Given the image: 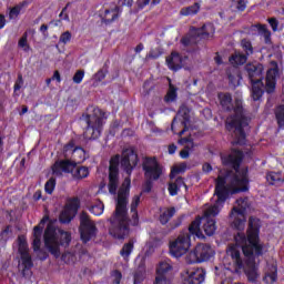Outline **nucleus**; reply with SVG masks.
<instances>
[{
    "mask_svg": "<svg viewBox=\"0 0 284 284\" xmlns=\"http://www.w3.org/2000/svg\"><path fill=\"white\" fill-rule=\"evenodd\" d=\"M223 165L233 168L232 171H220L215 185L216 201L214 204L205 205L203 209V216L194 220L189 232L196 239H205L201 231V223L203 224L204 234L206 236H213L216 232V222L214 216H219L225 201L232 196V194H239V192H247L250 190V176L247 175V168H241L243 161V152L233 148L229 155H222Z\"/></svg>",
    "mask_w": 284,
    "mask_h": 284,
    "instance_id": "f257e3e1",
    "label": "nucleus"
},
{
    "mask_svg": "<svg viewBox=\"0 0 284 284\" xmlns=\"http://www.w3.org/2000/svg\"><path fill=\"white\" fill-rule=\"evenodd\" d=\"M139 163V155L134 152V149L129 148L122 152L120 165L122 170L128 174L122 183L116 199L115 213L109 220L111 226L109 227V234L118 241H123L128 234H130V225H139V212L136 207L141 204V194L134 195L131 199V214L132 220H128V196H130V174L132 170L136 168Z\"/></svg>",
    "mask_w": 284,
    "mask_h": 284,
    "instance_id": "f03ea898",
    "label": "nucleus"
},
{
    "mask_svg": "<svg viewBox=\"0 0 284 284\" xmlns=\"http://www.w3.org/2000/svg\"><path fill=\"white\" fill-rule=\"evenodd\" d=\"M219 99L223 110L233 112L226 119V130L233 132V145H245V131L250 129V119L243 110V100L237 98L233 104L230 93H220Z\"/></svg>",
    "mask_w": 284,
    "mask_h": 284,
    "instance_id": "7ed1b4c3",
    "label": "nucleus"
},
{
    "mask_svg": "<svg viewBox=\"0 0 284 284\" xmlns=\"http://www.w3.org/2000/svg\"><path fill=\"white\" fill-rule=\"evenodd\" d=\"M245 70L248 74V79L252 83V99L253 101H261L263 92L272 94L276 90V79H278V64L271 62L270 68L266 72L265 84L262 80L263 64L254 62L247 64Z\"/></svg>",
    "mask_w": 284,
    "mask_h": 284,
    "instance_id": "20e7f679",
    "label": "nucleus"
},
{
    "mask_svg": "<svg viewBox=\"0 0 284 284\" xmlns=\"http://www.w3.org/2000/svg\"><path fill=\"white\" fill-rule=\"evenodd\" d=\"M67 160L57 161L52 166V173L61 176L63 173L74 172L78 163H83L87 159L83 148H74V142H70L63 149Z\"/></svg>",
    "mask_w": 284,
    "mask_h": 284,
    "instance_id": "39448f33",
    "label": "nucleus"
},
{
    "mask_svg": "<svg viewBox=\"0 0 284 284\" xmlns=\"http://www.w3.org/2000/svg\"><path fill=\"white\" fill-rule=\"evenodd\" d=\"M72 241L70 233L54 227L52 223H49L44 232V245L49 252L59 258L61 251L59 250L60 245L68 247Z\"/></svg>",
    "mask_w": 284,
    "mask_h": 284,
    "instance_id": "423d86ee",
    "label": "nucleus"
},
{
    "mask_svg": "<svg viewBox=\"0 0 284 284\" xmlns=\"http://www.w3.org/2000/svg\"><path fill=\"white\" fill-rule=\"evenodd\" d=\"M250 199L241 197L236 200L231 211L230 219L233 227L239 232H243V230H245V223H247V210H250Z\"/></svg>",
    "mask_w": 284,
    "mask_h": 284,
    "instance_id": "0eeeda50",
    "label": "nucleus"
},
{
    "mask_svg": "<svg viewBox=\"0 0 284 284\" xmlns=\"http://www.w3.org/2000/svg\"><path fill=\"white\" fill-rule=\"evenodd\" d=\"M105 119V113L99 108L93 109V113L89 114L85 119L88 124L84 131V138L89 140H97L101 136L103 130V120Z\"/></svg>",
    "mask_w": 284,
    "mask_h": 284,
    "instance_id": "6e6552de",
    "label": "nucleus"
},
{
    "mask_svg": "<svg viewBox=\"0 0 284 284\" xmlns=\"http://www.w3.org/2000/svg\"><path fill=\"white\" fill-rule=\"evenodd\" d=\"M190 247H192V241L190 234L182 233L175 240H172L169 244V252L173 258H181L185 254H190Z\"/></svg>",
    "mask_w": 284,
    "mask_h": 284,
    "instance_id": "1a4fd4ad",
    "label": "nucleus"
},
{
    "mask_svg": "<svg viewBox=\"0 0 284 284\" xmlns=\"http://www.w3.org/2000/svg\"><path fill=\"white\" fill-rule=\"evenodd\" d=\"M18 252L20 254L19 270L23 276L30 272L32 267V256H30V248H28V240L26 236L20 235L16 243Z\"/></svg>",
    "mask_w": 284,
    "mask_h": 284,
    "instance_id": "9d476101",
    "label": "nucleus"
},
{
    "mask_svg": "<svg viewBox=\"0 0 284 284\" xmlns=\"http://www.w3.org/2000/svg\"><path fill=\"white\" fill-rule=\"evenodd\" d=\"M214 256V250L207 244H197L195 248L185 255V263L192 265L194 263H205Z\"/></svg>",
    "mask_w": 284,
    "mask_h": 284,
    "instance_id": "9b49d317",
    "label": "nucleus"
},
{
    "mask_svg": "<svg viewBox=\"0 0 284 284\" xmlns=\"http://www.w3.org/2000/svg\"><path fill=\"white\" fill-rule=\"evenodd\" d=\"M214 24L206 23L201 29L192 28L190 33L182 39L183 45H192V43H196L199 39H209L214 34Z\"/></svg>",
    "mask_w": 284,
    "mask_h": 284,
    "instance_id": "f8f14e48",
    "label": "nucleus"
},
{
    "mask_svg": "<svg viewBox=\"0 0 284 284\" xmlns=\"http://www.w3.org/2000/svg\"><path fill=\"white\" fill-rule=\"evenodd\" d=\"M205 270L196 267H184L180 273L181 284L205 283Z\"/></svg>",
    "mask_w": 284,
    "mask_h": 284,
    "instance_id": "ddd939ff",
    "label": "nucleus"
},
{
    "mask_svg": "<svg viewBox=\"0 0 284 284\" xmlns=\"http://www.w3.org/2000/svg\"><path fill=\"white\" fill-rule=\"evenodd\" d=\"M97 224L90 220V215L87 213H81L80 215V236L83 243L92 241L97 236Z\"/></svg>",
    "mask_w": 284,
    "mask_h": 284,
    "instance_id": "4468645a",
    "label": "nucleus"
},
{
    "mask_svg": "<svg viewBox=\"0 0 284 284\" xmlns=\"http://www.w3.org/2000/svg\"><path fill=\"white\" fill-rule=\"evenodd\" d=\"M187 123H190V109L181 106L178 115L172 122L171 130L174 134L183 136L187 131Z\"/></svg>",
    "mask_w": 284,
    "mask_h": 284,
    "instance_id": "2eb2a0df",
    "label": "nucleus"
},
{
    "mask_svg": "<svg viewBox=\"0 0 284 284\" xmlns=\"http://www.w3.org/2000/svg\"><path fill=\"white\" fill-rule=\"evenodd\" d=\"M142 169L146 181H159L163 169L155 158H145L142 163Z\"/></svg>",
    "mask_w": 284,
    "mask_h": 284,
    "instance_id": "dca6fc26",
    "label": "nucleus"
},
{
    "mask_svg": "<svg viewBox=\"0 0 284 284\" xmlns=\"http://www.w3.org/2000/svg\"><path fill=\"white\" fill-rule=\"evenodd\" d=\"M119 163H121L119 155H114L110 161L108 185L110 194H116V190H119Z\"/></svg>",
    "mask_w": 284,
    "mask_h": 284,
    "instance_id": "f3484780",
    "label": "nucleus"
},
{
    "mask_svg": "<svg viewBox=\"0 0 284 284\" xmlns=\"http://www.w3.org/2000/svg\"><path fill=\"white\" fill-rule=\"evenodd\" d=\"M79 211V199H71L67 202L64 209L60 213V222L70 223L74 216H77V212Z\"/></svg>",
    "mask_w": 284,
    "mask_h": 284,
    "instance_id": "a211bd4d",
    "label": "nucleus"
},
{
    "mask_svg": "<svg viewBox=\"0 0 284 284\" xmlns=\"http://www.w3.org/2000/svg\"><path fill=\"white\" fill-rule=\"evenodd\" d=\"M49 217L44 216L39 225L33 229V252H40L41 254V236H43V227H45V223H48Z\"/></svg>",
    "mask_w": 284,
    "mask_h": 284,
    "instance_id": "6ab92c4d",
    "label": "nucleus"
},
{
    "mask_svg": "<svg viewBox=\"0 0 284 284\" xmlns=\"http://www.w3.org/2000/svg\"><path fill=\"white\" fill-rule=\"evenodd\" d=\"M265 284H275L278 281V265L275 260L267 264L266 273L263 277Z\"/></svg>",
    "mask_w": 284,
    "mask_h": 284,
    "instance_id": "aec40b11",
    "label": "nucleus"
},
{
    "mask_svg": "<svg viewBox=\"0 0 284 284\" xmlns=\"http://www.w3.org/2000/svg\"><path fill=\"white\" fill-rule=\"evenodd\" d=\"M119 14H121V8L118 6L112 7L111 9H102L100 11V17L102 19V23H112L113 21H116L119 19Z\"/></svg>",
    "mask_w": 284,
    "mask_h": 284,
    "instance_id": "412c9836",
    "label": "nucleus"
},
{
    "mask_svg": "<svg viewBox=\"0 0 284 284\" xmlns=\"http://www.w3.org/2000/svg\"><path fill=\"white\" fill-rule=\"evenodd\" d=\"M186 58H181V55L176 52L171 53L169 58H166V65L170 70H181V68H185Z\"/></svg>",
    "mask_w": 284,
    "mask_h": 284,
    "instance_id": "4be33fe9",
    "label": "nucleus"
},
{
    "mask_svg": "<svg viewBox=\"0 0 284 284\" xmlns=\"http://www.w3.org/2000/svg\"><path fill=\"white\" fill-rule=\"evenodd\" d=\"M135 263H140L138 270L133 275V284H141L145 281V261L143 258H136Z\"/></svg>",
    "mask_w": 284,
    "mask_h": 284,
    "instance_id": "5701e85b",
    "label": "nucleus"
},
{
    "mask_svg": "<svg viewBox=\"0 0 284 284\" xmlns=\"http://www.w3.org/2000/svg\"><path fill=\"white\" fill-rule=\"evenodd\" d=\"M26 8H28V1H22L16 4L13 8L9 9V19L17 20L19 14L26 12Z\"/></svg>",
    "mask_w": 284,
    "mask_h": 284,
    "instance_id": "b1692460",
    "label": "nucleus"
},
{
    "mask_svg": "<svg viewBox=\"0 0 284 284\" xmlns=\"http://www.w3.org/2000/svg\"><path fill=\"white\" fill-rule=\"evenodd\" d=\"M181 187H185V190H187V186L185 185L183 178H178L175 180V182H171L169 184V192H170L171 196H176V194H179V190Z\"/></svg>",
    "mask_w": 284,
    "mask_h": 284,
    "instance_id": "393cba45",
    "label": "nucleus"
},
{
    "mask_svg": "<svg viewBox=\"0 0 284 284\" xmlns=\"http://www.w3.org/2000/svg\"><path fill=\"white\" fill-rule=\"evenodd\" d=\"M266 181L270 185H277V183H283V172H268L266 174Z\"/></svg>",
    "mask_w": 284,
    "mask_h": 284,
    "instance_id": "a878e982",
    "label": "nucleus"
},
{
    "mask_svg": "<svg viewBox=\"0 0 284 284\" xmlns=\"http://www.w3.org/2000/svg\"><path fill=\"white\" fill-rule=\"evenodd\" d=\"M200 10H201V4L199 2H195L193 6L182 8L180 11V14L182 17H194V14H199Z\"/></svg>",
    "mask_w": 284,
    "mask_h": 284,
    "instance_id": "bb28decb",
    "label": "nucleus"
},
{
    "mask_svg": "<svg viewBox=\"0 0 284 284\" xmlns=\"http://www.w3.org/2000/svg\"><path fill=\"white\" fill-rule=\"evenodd\" d=\"M171 270L172 264L170 263V260L162 261L156 267V275L168 276V272H171Z\"/></svg>",
    "mask_w": 284,
    "mask_h": 284,
    "instance_id": "cd10ccee",
    "label": "nucleus"
},
{
    "mask_svg": "<svg viewBox=\"0 0 284 284\" xmlns=\"http://www.w3.org/2000/svg\"><path fill=\"white\" fill-rule=\"evenodd\" d=\"M253 30H257V33L264 38L265 43H270L272 33L267 30L266 26L255 24L253 26Z\"/></svg>",
    "mask_w": 284,
    "mask_h": 284,
    "instance_id": "c85d7f7f",
    "label": "nucleus"
},
{
    "mask_svg": "<svg viewBox=\"0 0 284 284\" xmlns=\"http://www.w3.org/2000/svg\"><path fill=\"white\" fill-rule=\"evenodd\" d=\"M174 214H176V210L174 207L162 210L160 215V222L162 223V225H165V223H168L170 219L174 216Z\"/></svg>",
    "mask_w": 284,
    "mask_h": 284,
    "instance_id": "c756f323",
    "label": "nucleus"
},
{
    "mask_svg": "<svg viewBox=\"0 0 284 284\" xmlns=\"http://www.w3.org/2000/svg\"><path fill=\"white\" fill-rule=\"evenodd\" d=\"M229 61L232 63V65H243V63H246L247 61V55L241 52H235V54L232 55Z\"/></svg>",
    "mask_w": 284,
    "mask_h": 284,
    "instance_id": "7c9ffc66",
    "label": "nucleus"
},
{
    "mask_svg": "<svg viewBox=\"0 0 284 284\" xmlns=\"http://www.w3.org/2000/svg\"><path fill=\"white\" fill-rule=\"evenodd\" d=\"M69 174H72L74 179H87V176H90V170L85 166H80L75 169V172H69Z\"/></svg>",
    "mask_w": 284,
    "mask_h": 284,
    "instance_id": "2f4dec72",
    "label": "nucleus"
},
{
    "mask_svg": "<svg viewBox=\"0 0 284 284\" xmlns=\"http://www.w3.org/2000/svg\"><path fill=\"white\" fill-rule=\"evenodd\" d=\"M133 250H134V244L132 242H129L123 245L120 254L124 258V261H128V258L130 257V254H132Z\"/></svg>",
    "mask_w": 284,
    "mask_h": 284,
    "instance_id": "473e14b6",
    "label": "nucleus"
},
{
    "mask_svg": "<svg viewBox=\"0 0 284 284\" xmlns=\"http://www.w3.org/2000/svg\"><path fill=\"white\" fill-rule=\"evenodd\" d=\"M105 210V205H103V202L99 201L95 204H93L90 207L91 214H94V216H101Z\"/></svg>",
    "mask_w": 284,
    "mask_h": 284,
    "instance_id": "72a5a7b5",
    "label": "nucleus"
},
{
    "mask_svg": "<svg viewBox=\"0 0 284 284\" xmlns=\"http://www.w3.org/2000/svg\"><path fill=\"white\" fill-rule=\"evenodd\" d=\"M187 168H190V166H187V163H185V162L173 166L171 170V179H174V176H176V174H181V173L185 172V170H187Z\"/></svg>",
    "mask_w": 284,
    "mask_h": 284,
    "instance_id": "f704fd0d",
    "label": "nucleus"
},
{
    "mask_svg": "<svg viewBox=\"0 0 284 284\" xmlns=\"http://www.w3.org/2000/svg\"><path fill=\"white\" fill-rule=\"evenodd\" d=\"M241 73L239 72V70H235L233 72V74L229 75V81L231 83V85H233V88H236L237 85H241Z\"/></svg>",
    "mask_w": 284,
    "mask_h": 284,
    "instance_id": "c9c22d12",
    "label": "nucleus"
},
{
    "mask_svg": "<svg viewBox=\"0 0 284 284\" xmlns=\"http://www.w3.org/2000/svg\"><path fill=\"white\" fill-rule=\"evenodd\" d=\"M275 116L280 128H284V106L280 105L275 110Z\"/></svg>",
    "mask_w": 284,
    "mask_h": 284,
    "instance_id": "e433bc0d",
    "label": "nucleus"
},
{
    "mask_svg": "<svg viewBox=\"0 0 284 284\" xmlns=\"http://www.w3.org/2000/svg\"><path fill=\"white\" fill-rule=\"evenodd\" d=\"M166 103H172V101H176V88L170 83L169 91L165 97Z\"/></svg>",
    "mask_w": 284,
    "mask_h": 284,
    "instance_id": "4c0bfd02",
    "label": "nucleus"
},
{
    "mask_svg": "<svg viewBox=\"0 0 284 284\" xmlns=\"http://www.w3.org/2000/svg\"><path fill=\"white\" fill-rule=\"evenodd\" d=\"M63 263H67V265H72L77 262V254L67 252L62 255Z\"/></svg>",
    "mask_w": 284,
    "mask_h": 284,
    "instance_id": "58836bf2",
    "label": "nucleus"
},
{
    "mask_svg": "<svg viewBox=\"0 0 284 284\" xmlns=\"http://www.w3.org/2000/svg\"><path fill=\"white\" fill-rule=\"evenodd\" d=\"M180 145H184V149L189 150H194V141L190 138H184L179 140Z\"/></svg>",
    "mask_w": 284,
    "mask_h": 284,
    "instance_id": "ea45409f",
    "label": "nucleus"
},
{
    "mask_svg": "<svg viewBox=\"0 0 284 284\" xmlns=\"http://www.w3.org/2000/svg\"><path fill=\"white\" fill-rule=\"evenodd\" d=\"M54 187H57V180L51 178L44 185L47 194H52L54 192Z\"/></svg>",
    "mask_w": 284,
    "mask_h": 284,
    "instance_id": "a19ab883",
    "label": "nucleus"
},
{
    "mask_svg": "<svg viewBox=\"0 0 284 284\" xmlns=\"http://www.w3.org/2000/svg\"><path fill=\"white\" fill-rule=\"evenodd\" d=\"M10 236H12V230L10 226H7L2 232H0V242L6 243Z\"/></svg>",
    "mask_w": 284,
    "mask_h": 284,
    "instance_id": "79ce46f5",
    "label": "nucleus"
},
{
    "mask_svg": "<svg viewBox=\"0 0 284 284\" xmlns=\"http://www.w3.org/2000/svg\"><path fill=\"white\" fill-rule=\"evenodd\" d=\"M18 44L19 48H22V50H24V52H28V50H30V47L28 45V34L22 36Z\"/></svg>",
    "mask_w": 284,
    "mask_h": 284,
    "instance_id": "37998d69",
    "label": "nucleus"
},
{
    "mask_svg": "<svg viewBox=\"0 0 284 284\" xmlns=\"http://www.w3.org/2000/svg\"><path fill=\"white\" fill-rule=\"evenodd\" d=\"M155 284H172V281L168 278V275H156Z\"/></svg>",
    "mask_w": 284,
    "mask_h": 284,
    "instance_id": "c03bdc74",
    "label": "nucleus"
},
{
    "mask_svg": "<svg viewBox=\"0 0 284 284\" xmlns=\"http://www.w3.org/2000/svg\"><path fill=\"white\" fill-rule=\"evenodd\" d=\"M85 77V72L82 70H79L75 72V74L73 75V83H81V81H83V78Z\"/></svg>",
    "mask_w": 284,
    "mask_h": 284,
    "instance_id": "a18cd8bd",
    "label": "nucleus"
},
{
    "mask_svg": "<svg viewBox=\"0 0 284 284\" xmlns=\"http://www.w3.org/2000/svg\"><path fill=\"white\" fill-rule=\"evenodd\" d=\"M111 278H112L114 284H120L121 278H123V275L119 271H113L112 274H111Z\"/></svg>",
    "mask_w": 284,
    "mask_h": 284,
    "instance_id": "49530a36",
    "label": "nucleus"
},
{
    "mask_svg": "<svg viewBox=\"0 0 284 284\" xmlns=\"http://www.w3.org/2000/svg\"><path fill=\"white\" fill-rule=\"evenodd\" d=\"M242 48L245 50L246 54H252L253 49H252V42L247 40H242Z\"/></svg>",
    "mask_w": 284,
    "mask_h": 284,
    "instance_id": "de8ad7c7",
    "label": "nucleus"
},
{
    "mask_svg": "<svg viewBox=\"0 0 284 284\" xmlns=\"http://www.w3.org/2000/svg\"><path fill=\"white\" fill-rule=\"evenodd\" d=\"M72 39V33H70L69 31L62 33L60 36V43H70V40Z\"/></svg>",
    "mask_w": 284,
    "mask_h": 284,
    "instance_id": "09e8293b",
    "label": "nucleus"
},
{
    "mask_svg": "<svg viewBox=\"0 0 284 284\" xmlns=\"http://www.w3.org/2000/svg\"><path fill=\"white\" fill-rule=\"evenodd\" d=\"M245 8H247V0H237L236 9L240 10V12H243Z\"/></svg>",
    "mask_w": 284,
    "mask_h": 284,
    "instance_id": "8fccbe9b",
    "label": "nucleus"
},
{
    "mask_svg": "<svg viewBox=\"0 0 284 284\" xmlns=\"http://www.w3.org/2000/svg\"><path fill=\"white\" fill-rule=\"evenodd\" d=\"M268 23H270L273 32H276L278 30V21H276V19H274V18L268 19Z\"/></svg>",
    "mask_w": 284,
    "mask_h": 284,
    "instance_id": "3c124183",
    "label": "nucleus"
},
{
    "mask_svg": "<svg viewBox=\"0 0 284 284\" xmlns=\"http://www.w3.org/2000/svg\"><path fill=\"white\" fill-rule=\"evenodd\" d=\"M152 181L154 180H146L143 185L142 192H151L152 191Z\"/></svg>",
    "mask_w": 284,
    "mask_h": 284,
    "instance_id": "603ef678",
    "label": "nucleus"
},
{
    "mask_svg": "<svg viewBox=\"0 0 284 284\" xmlns=\"http://www.w3.org/2000/svg\"><path fill=\"white\" fill-rule=\"evenodd\" d=\"M95 81H103L105 79V71L100 70L94 74Z\"/></svg>",
    "mask_w": 284,
    "mask_h": 284,
    "instance_id": "864d4df0",
    "label": "nucleus"
},
{
    "mask_svg": "<svg viewBox=\"0 0 284 284\" xmlns=\"http://www.w3.org/2000/svg\"><path fill=\"white\" fill-rule=\"evenodd\" d=\"M21 85H23V78L19 75L18 82L14 85V92H17V90H21Z\"/></svg>",
    "mask_w": 284,
    "mask_h": 284,
    "instance_id": "5fc2aeb1",
    "label": "nucleus"
},
{
    "mask_svg": "<svg viewBox=\"0 0 284 284\" xmlns=\"http://www.w3.org/2000/svg\"><path fill=\"white\" fill-rule=\"evenodd\" d=\"M180 156H181V159H189V158H190V151L184 148V149L180 152Z\"/></svg>",
    "mask_w": 284,
    "mask_h": 284,
    "instance_id": "6e6d98bb",
    "label": "nucleus"
},
{
    "mask_svg": "<svg viewBox=\"0 0 284 284\" xmlns=\"http://www.w3.org/2000/svg\"><path fill=\"white\" fill-rule=\"evenodd\" d=\"M144 250H146L148 253L154 252V244H152V242H148Z\"/></svg>",
    "mask_w": 284,
    "mask_h": 284,
    "instance_id": "4d7b16f0",
    "label": "nucleus"
},
{
    "mask_svg": "<svg viewBox=\"0 0 284 284\" xmlns=\"http://www.w3.org/2000/svg\"><path fill=\"white\" fill-rule=\"evenodd\" d=\"M53 81H57L58 83H61V74L59 71H54L53 77L51 78Z\"/></svg>",
    "mask_w": 284,
    "mask_h": 284,
    "instance_id": "13d9d810",
    "label": "nucleus"
},
{
    "mask_svg": "<svg viewBox=\"0 0 284 284\" xmlns=\"http://www.w3.org/2000/svg\"><path fill=\"white\" fill-rule=\"evenodd\" d=\"M132 0H120L121 6H126L128 8H132Z\"/></svg>",
    "mask_w": 284,
    "mask_h": 284,
    "instance_id": "bf43d9fd",
    "label": "nucleus"
},
{
    "mask_svg": "<svg viewBox=\"0 0 284 284\" xmlns=\"http://www.w3.org/2000/svg\"><path fill=\"white\" fill-rule=\"evenodd\" d=\"M203 114H205L206 119H212V110L210 109H204Z\"/></svg>",
    "mask_w": 284,
    "mask_h": 284,
    "instance_id": "052dcab7",
    "label": "nucleus"
},
{
    "mask_svg": "<svg viewBox=\"0 0 284 284\" xmlns=\"http://www.w3.org/2000/svg\"><path fill=\"white\" fill-rule=\"evenodd\" d=\"M175 152H176V145L175 144L169 145V154H174Z\"/></svg>",
    "mask_w": 284,
    "mask_h": 284,
    "instance_id": "680f3d73",
    "label": "nucleus"
},
{
    "mask_svg": "<svg viewBox=\"0 0 284 284\" xmlns=\"http://www.w3.org/2000/svg\"><path fill=\"white\" fill-rule=\"evenodd\" d=\"M203 172H212V165H210L209 163L204 164Z\"/></svg>",
    "mask_w": 284,
    "mask_h": 284,
    "instance_id": "e2e57ef3",
    "label": "nucleus"
},
{
    "mask_svg": "<svg viewBox=\"0 0 284 284\" xmlns=\"http://www.w3.org/2000/svg\"><path fill=\"white\" fill-rule=\"evenodd\" d=\"M214 61H215V63H217V65H221V63H223V58H221V55H215V58H214Z\"/></svg>",
    "mask_w": 284,
    "mask_h": 284,
    "instance_id": "0e129e2a",
    "label": "nucleus"
},
{
    "mask_svg": "<svg viewBox=\"0 0 284 284\" xmlns=\"http://www.w3.org/2000/svg\"><path fill=\"white\" fill-rule=\"evenodd\" d=\"M6 27V17L0 16V30Z\"/></svg>",
    "mask_w": 284,
    "mask_h": 284,
    "instance_id": "69168bd1",
    "label": "nucleus"
},
{
    "mask_svg": "<svg viewBox=\"0 0 284 284\" xmlns=\"http://www.w3.org/2000/svg\"><path fill=\"white\" fill-rule=\"evenodd\" d=\"M33 197H34L36 201L41 200V191H37V192L34 193Z\"/></svg>",
    "mask_w": 284,
    "mask_h": 284,
    "instance_id": "338daca9",
    "label": "nucleus"
},
{
    "mask_svg": "<svg viewBox=\"0 0 284 284\" xmlns=\"http://www.w3.org/2000/svg\"><path fill=\"white\" fill-rule=\"evenodd\" d=\"M143 50V44H138L135 48V52H141Z\"/></svg>",
    "mask_w": 284,
    "mask_h": 284,
    "instance_id": "774afa93",
    "label": "nucleus"
}]
</instances>
